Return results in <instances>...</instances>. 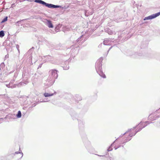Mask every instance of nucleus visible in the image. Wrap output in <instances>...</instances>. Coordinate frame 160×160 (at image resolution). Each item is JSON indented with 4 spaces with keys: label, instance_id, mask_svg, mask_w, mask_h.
<instances>
[{
    "label": "nucleus",
    "instance_id": "obj_1",
    "mask_svg": "<svg viewBox=\"0 0 160 160\" xmlns=\"http://www.w3.org/2000/svg\"><path fill=\"white\" fill-rule=\"evenodd\" d=\"M136 133V132L135 131L134 129H131L128 130L127 132L125 134H127L128 135H129V137H128L127 138L125 141L124 142H127L128 141H129L131 139V138Z\"/></svg>",
    "mask_w": 160,
    "mask_h": 160
},
{
    "label": "nucleus",
    "instance_id": "obj_2",
    "mask_svg": "<svg viewBox=\"0 0 160 160\" xmlns=\"http://www.w3.org/2000/svg\"><path fill=\"white\" fill-rule=\"evenodd\" d=\"M160 15V12L157 13L155 14H153L152 15L149 16L148 17H145L144 19V20H148V19H151L154 18H156V17L159 16Z\"/></svg>",
    "mask_w": 160,
    "mask_h": 160
},
{
    "label": "nucleus",
    "instance_id": "obj_3",
    "mask_svg": "<svg viewBox=\"0 0 160 160\" xmlns=\"http://www.w3.org/2000/svg\"><path fill=\"white\" fill-rule=\"evenodd\" d=\"M46 7L50 8H59L60 6H59L51 4H48L47 3Z\"/></svg>",
    "mask_w": 160,
    "mask_h": 160
},
{
    "label": "nucleus",
    "instance_id": "obj_4",
    "mask_svg": "<svg viewBox=\"0 0 160 160\" xmlns=\"http://www.w3.org/2000/svg\"><path fill=\"white\" fill-rule=\"evenodd\" d=\"M35 2L42 4L46 6L47 3L41 0H35Z\"/></svg>",
    "mask_w": 160,
    "mask_h": 160
},
{
    "label": "nucleus",
    "instance_id": "obj_5",
    "mask_svg": "<svg viewBox=\"0 0 160 160\" xmlns=\"http://www.w3.org/2000/svg\"><path fill=\"white\" fill-rule=\"evenodd\" d=\"M15 157L18 158H20L22 157V153H16L14 155Z\"/></svg>",
    "mask_w": 160,
    "mask_h": 160
},
{
    "label": "nucleus",
    "instance_id": "obj_6",
    "mask_svg": "<svg viewBox=\"0 0 160 160\" xmlns=\"http://www.w3.org/2000/svg\"><path fill=\"white\" fill-rule=\"evenodd\" d=\"M47 25L49 28H53V26L52 23L49 20H48Z\"/></svg>",
    "mask_w": 160,
    "mask_h": 160
},
{
    "label": "nucleus",
    "instance_id": "obj_7",
    "mask_svg": "<svg viewBox=\"0 0 160 160\" xmlns=\"http://www.w3.org/2000/svg\"><path fill=\"white\" fill-rule=\"evenodd\" d=\"M44 96L45 97H48L51 96L53 95V93H48L45 92L44 94Z\"/></svg>",
    "mask_w": 160,
    "mask_h": 160
},
{
    "label": "nucleus",
    "instance_id": "obj_8",
    "mask_svg": "<svg viewBox=\"0 0 160 160\" xmlns=\"http://www.w3.org/2000/svg\"><path fill=\"white\" fill-rule=\"evenodd\" d=\"M5 34L3 31H0V37H2L4 36Z\"/></svg>",
    "mask_w": 160,
    "mask_h": 160
},
{
    "label": "nucleus",
    "instance_id": "obj_9",
    "mask_svg": "<svg viewBox=\"0 0 160 160\" xmlns=\"http://www.w3.org/2000/svg\"><path fill=\"white\" fill-rule=\"evenodd\" d=\"M51 72L52 75H55V74H57V71L56 70H52L51 71Z\"/></svg>",
    "mask_w": 160,
    "mask_h": 160
},
{
    "label": "nucleus",
    "instance_id": "obj_10",
    "mask_svg": "<svg viewBox=\"0 0 160 160\" xmlns=\"http://www.w3.org/2000/svg\"><path fill=\"white\" fill-rule=\"evenodd\" d=\"M21 116V113L20 111H18V114H17V117L18 118H20Z\"/></svg>",
    "mask_w": 160,
    "mask_h": 160
},
{
    "label": "nucleus",
    "instance_id": "obj_11",
    "mask_svg": "<svg viewBox=\"0 0 160 160\" xmlns=\"http://www.w3.org/2000/svg\"><path fill=\"white\" fill-rule=\"evenodd\" d=\"M7 17H6L2 21V22H4L6 21L7 20Z\"/></svg>",
    "mask_w": 160,
    "mask_h": 160
},
{
    "label": "nucleus",
    "instance_id": "obj_12",
    "mask_svg": "<svg viewBox=\"0 0 160 160\" xmlns=\"http://www.w3.org/2000/svg\"><path fill=\"white\" fill-rule=\"evenodd\" d=\"M109 149L108 150V151H110V150H111V149H110V148H109Z\"/></svg>",
    "mask_w": 160,
    "mask_h": 160
},
{
    "label": "nucleus",
    "instance_id": "obj_13",
    "mask_svg": "<svg viewBox=\"0 0 160 160\" xmlns=\"http://www.w3.org/2000/svg\"><path fill=\"white\" fill-rule=\"evenodd\" d=\"M140 125H141V124H139L138 125L139 126H140Z\"/></svg>",
    "mask_w": 160,
    "mask_h": 160
},
{
    "label": "nucleus",
    "instance_id": "obj_14",
    "mask_svg": "<svg viewBox=\"0 0 160 160\" xmlns=\"http://www.w3.org/2000/svg\"><path fill=\"white\" fill-rule=\"evenodd\" d=\"M117 141V140H116L115 141V142H116Z\"/></svg>",
    "mask_w": 160,
    "mask_h": 160
}]
</instances>
